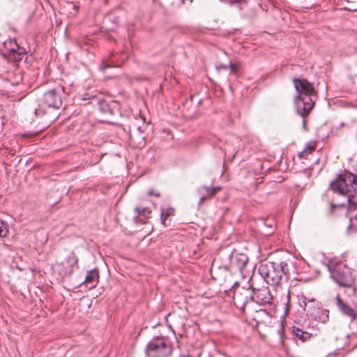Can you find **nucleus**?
Wrapping results in <instances>:
<instances>
[{"label":"nucleus","instance_id":"obj_31","mask_svg":"<svg viewBox=\"0 0 357 357\" xmlns=\"http://www.w3.org/2000/svg\"><path fill=\"white\" fill-rule=\"evenodd\" d=\"M182 357H193V356H190V355H187V356H183Z\"/></svg>","mask_w":357,"mask_h":357},{"label":"nucleus","instance_id":"obj_1","mask_svg":"<svg viewBox=\"0 0 357 357\" xmlns=\"http://www.w3.org/2000/svg\"><path fill=\"white\" fill-rule=\"evenodd\" d=\"M291 260L287 255L276 257L273 261L261 262L258 272L267 284L278 286L283 280L287 282L290 278Z\"/></svg>","mask_w":357,"mask_h":357},{"label":"nucleus","instance_id":"obj_17","mask_svg":"<svg viewBox=\"0 0 357 357\" xmlns=\"http://www.w3.org/2000/svg\"><path fill=\"white\" fill-rule=\"evenodd\" d=\"M301 306L303 307L304 310H305L310 316L313 310L317 309L318 306H315L314 300H308L306 301V298H304V300L301 303Z\"/></svg>","mask_w":357,"mask_h":357},{"label":"nucleus","instance_id":"obj_19","mask_svg":"<svg viewBox=\"0 0 357 357\" xmlns=\"http://www.w3.org/2000/svg\"><path fill=\"white\" fill-rule=\"evenodd\" d=\"M174 210L172 208H167L166 211H162L161 212L160 218L162 224L165 225V221L167 220V217L173 213Z\"/></svg>","mask_w":357,"mask_h":357},{"label":"nucleus","instance_id":"obj_7","mask_svg":"<svg viewBox=\"0 0 357 357\" xmlns=\"http://www.w3.org/2000/svg\"><path fill=\"white\" fill-rule=\"evenodd\" d=\"M63 89L57 86L45 92L40 100L39 107L34 111L36 116H43L46 114L45 107L49 109H59L62 105V93Z\"/></svg>","mask_w":357,"mask_h":357},{"label":"nucleus","instance_id":"obj_12","mask_svg":"<svg viewBox=\"0 0 357 357\" xmlns=\"http://www.w3.org/2000/svg\"><path fill=\"white\" fill-rule=\"evenodd\" d=\"M329 311L328 310H325L321 307H317V309L313 310L311 313V317L317 321H319L321 323H326L329 320Z\"/></svg>","mask_w":357,"mask_h":357},{"label":"nucleus","instance_id":"obj_13","mask_svg":"<svg viewBox=\"0 0 357 357\" xmlns=\"http://www.w3.org/2000/svg\"><path fill=\"white\" fill-rule=\"evenodd\" d=\"M99 280V271L98 269L95 268L93 270L88 271L86 278L84 281L86 284L90 285V288L95 287Z\"/></svg>","mask_w":357,"mask_h":357},{"label":"nucleus","instance_id":"obj_25","mask_svg":"<svg viewBox=\"0 0 357 357\" xmlns=\"http://www.w3.org/2000/svg\"><path fill=\"white\" fill-rule=\"evenodd\" d=\"M216 69L218 70H228V65H225V64H219L216 66Z\"/></svg>","mask_w":357,"mask_h":357},{"label":"nucleus","instance_id":"obj_6","mask_svg":"<svg viewBox=\"0 0 357 357\" xmlns=\"http://www.w3.org/2000/svg\"><path fill=\"white\" fill-rule=\"evenodd\" d=\"M172 351L173 347L169 338L155 336L146 344L145 354L146 357H169Z\"/></svg>","mask_w":357,"mask_h":357},{"label":"nucleus","instance_id":"obj_26","mask_svg":"<svg viewBox=\"0 0 357 357\" xmlns=\"http://www.w3.org/2000/svg\"><path fill=\"white\" fill-rule=\"evenodd\" d=\"M147 125L144 123L142 126H138L137 127V130L140 132V133H144V131H145V129L146 128Z\"/></svg>","mask_w":357,"mask_h":357},{"label":"nucleus","instance_id":"obj_32","mask_svg":"<svg viewBox=\"0 0 357 357\" xmlns=\"http://www.w3.org/2000/svg\"><path fill=\"white\" fill-rule=\"evenodd\" d=\"M353 10H354V11H357V9H354Z\"/></svg>","mask_w":357,"mask_h":357},{"label":"nucleus","instance_id":"obj_22","mask_svg":"<svg viewBox=\"0 0 357 357\" xmlns=\"http://www.w3.org/2000/svg\"><path fill=\"white\" fill-rule=\"evenodd\" d=\"M135 211H137L139 214L144 215L145 217H146L147 214L151 213V211L146 208H140L139 207H136Z\"/></svg>","mask_w":357,"mask_h":357},{"label":"nucleus","instance_id":"obj_29","mask_svg":"<svg viewBox=\"0 0 357 357\" xmlns=\"http://www.w3.org/2000/svg\"><path fill=\"white\" fill-rule=\"evenodd\" d=\"M307 116H305V117H302L303 118V126L304 128H306V124H307V121L305 120Z\"/></svg>","mask_w":357,"mask_h":357},{"label":"nucleus","instance_id":"obj_30","mask_svg":"<svg viewBox=\"0 0 357 357\" xmlns=\"http://www.w3.org/2000/svg\"><path fill=\"white\" fill-rule=\"evenodd\" d=\"M230 4L239 2L241 0H227Z\"/></svg>","mask_w":357,"mask_h":357},{"label":"nucleus","instance_id":"obj_23","mask_svg":"<svg viewBox=\"0 0 357 357\" xmlns=\"http://www.w3.org/2000/svg\"><path fill=\"white\" fill-rule=\"evenodd\" d=\"M347 205L345 203H342V204H334V203H331V211H333L334 210V208H337V207H339V208H344L346 207Z\"/></svg>","mask_w":357,"mask_h":357},{"label":"nucleus","instance_id":"obj_16","mask_svg":"<svg viewBox=\"0 0 357 357\" xmlns=\"http://www.w3.org/2000/svg\"><path fill=\"white\" fill-rule=\"evenodd\" d=\"M98 109L105 117H109L114 114L113 109L105 100H98Z\"/></svg>","mask_w":357,"mask_h":357},{"label":"nucleus","instance_id":"obj_21","mask_svg":"<svg viewBox=\"0 0 357 357\" xmlns=\"http://www.w3.org/2000/svg\"><path fill=\"white\" fill-rule=\"evenodd\" d=\"M228 69L230 70L231 73L235 74L240 69V64L238 63H231L228 65Z\"/></svg>","mask_w":357,"mask_h":357},{"label":"nucleus","instance_id":"obj_4","mask_svg":"<svg viewBox=\"0 0 357 357\" xmlns=\"http://www.w3.org/2000/svg\"><path fill=\"white\" fill-rule=\"evenodd\" d=\"M273 296L268 287L261 289H243L234 292V301L239 307L244 309L245 305L252 301L259 305L270 304Z\"/></svg>","mask_w":357,"mask_h":357},{"label":"nucleus","instance_id":"obj_10","mask_svg":"<svg viewBox=\"0 0 357 357\" xmlns=\"http://www.w3.org/2000/svg\"><path fill=\"white\" fill-rule=\"evenodd\" d=\"M335 299L337 307L341 313L344 316L349 317L351 321H354L356 319L355 310L347 303L344 302L339 294L335 296Z\"/></svg>","mask_w":357,"mask_h":357},{"label":"nucleus","instance_id":"obj_28","mask_svg":"<svg viewBox=\"0 0 357 357\" xmlns=\"http://www.w3.org/2000/svg\"><path fill=\"white\" fill-rule=\"evenodd\" d=\"M149 195H153V196H155V197H160V194L158 192H155L154 191V190H153V189L149 190Z\"/></svg>","mask_w":357,"mask_h":357},{"label":"nucleus","instance_id":"obj_2","mask_svg":"<svg viewBox=\"0 0 357 357\" xmlns=\"http://www.w3.org/2000/svg\"><path fill=\"white\" fill-rule=\"evenodd\" d=\"M296 91L298 94L294 98L296 112L301 117L308 116L314 107V101L312 96L316 94L315 89L312 83L305 79H293Z\"/></svg>","mask_w":357,"mask_h":357},{"label":"nucleus","instance_id":"obj_18","mask_svg":"<svg viewBox=\"0 0 357 357\" xmlns=\"http://www.w3.org/2000/svg\"><path fill=\"white\" fill-rule=\"evenodd\" d=\"M8 232L9 229L7 222L0 219V238L6 237Z\"/></svg>","mask_w":357,"mask_h":357},{"label":"nucleus","instance_id":"obj_20","mask_svg":"<svg viewBox=\"0 0 357 357\" xmlns=\"http://www.w3.org/2000/svg\"><path fill=\"white\" fill-rule=\"evenodd\" d=\"M314 150H315V144H314V142H308L306 144L303 151L300 153V155H299L300 158H301V155L303 154L304 152L312 153Z\"/></svg>","mask_w":357,"mask_h":357},{"label":"nucleus","instance_id":"obj_9","mask_svg":"<svg viewBox=\"0 0 357 357\" xmlns=\"http://www.w3.org/2000/svg\"><path fill=\"white\" fill-rule=\"evenodd\" d=\"M229 267L231 269H237L241 273L245 268L249 260L248 257L245 254L238 252L236 250L231 252L229 255Z\"/></svg>","mask_w":357,"mask_h":357},{"label":"nucleus","instance_id":"obj_5","mask_svg":"<svg viewBox=\"0 0 357 357\" xmlns=\"http://www.w3.org/2000/svg\"><path fill=\"white\" fill-rule=\"evenodd\" d=\"M327 267L331 278L339 287L351 289L354 294H356L357 289L356 278L351 270L347 265L330 261Z\"/></svg>","mask_w":357,"mask_h":357},{"label":"nucleus","instance_id":"obj_8","mask_svg":"<svg viewBox=\"0 0 357 357\" xmlns=\"http://www.w3.org/2000/svg\"><path fill=\"white\" fill-rule=\"evenodd\" d=\"M1 54L8 62H12L16 66L26 55V50L20 47L15 40L9 38L5 40L0 47Z\"/></svg>","mask_w":357,"mask_h":357},{"label":"nucleus","instance_id":"obj_14","mask_svg":"<svg viewBox=\"0 0 357 357\" xmlns=\"http://www.w3.org/2000/svg\"><path fill=\"white\" fill-rule=\"evenodd\" d=\"M65 262L66 264V267L63 271V274H70L73 271L74 266L77 264L78 258L74 252H71L66 259Z\"/></svg>","mask_w":357,"mask_h":357},{"label":"nucleus","instance_id":"obj_11","mask_svg":"<svg viewBox=\"0 0 357 357\" xmlns=\"http://www.w3.org/2000/svg\"><path fill=\"white\" fill-rule=\"evenodd\" d=\"M221 188L220 187L209 188L206 186L200 187L198 189V193L200 195V199L199 204H202L207 198L213 197L218 190Z\"/></svg>","mask_w":357,"mask_h":357},{"label":"nucleus","instance_id":"obj_27","mask_svg":"<svg viewBox=\"0 0 357 357\" xmlns=\"http://www.w3.org/2000/svg\"><path fill=\"white\" fill-rule=\"evenodd\" d=\"M264 225L270 229V230H268V231H266L267 234H271L273 232V226L271 225H268V224L264 222Z\"/></svg>","mask_w":357,"mask_h":357},{"label":"nucleus","instance_id":"obj_15","mask_svg":"<svg viewBox=\"0 0 357 357\" xmlns=\"http://www.w3.org/2000/svg\"><path fill=\"white\" fill-rule=\"evenodd\" d=\"M292 334L296 338L299 339L302 342L310 340L312 337L311 333L304 331L296 326L292 327Z\"/></svg>","mask_w":357,"mask_h":357},{"label":"nucleus","instance_id":"obj_24","mask_svg":"<svg viewBox=\"0 0 357 357\" xmlns=\"http://www.w3.org/2000/svg\"><path fill=\"white\" fill-rule=\"evenodd\" d=\"M350 220V223L347 227V231L349 232V230L352 228L353 227V222L355 221V220H357V215H355L354 217L352 218H350L349 219Z\"/></svg>","mask_w":357,"mask_h":357},{"label":"nucleus","instance_id":"obj_3","mask_svg":"<svg viewBox=\"0 0 357 357\" xmlns=\"http://www.w3.org/2000/svg\"><path fill=\"white\" fill-rule=\"evenodd\" d=\"M329 188L335 193L347 197L349 204L348 210L357 208V202L352 199L357 195V175L346 172L337 175L336 179L330 183Z\"/></svg>","mask_w":357,"mask_h":357}]
</instances>
